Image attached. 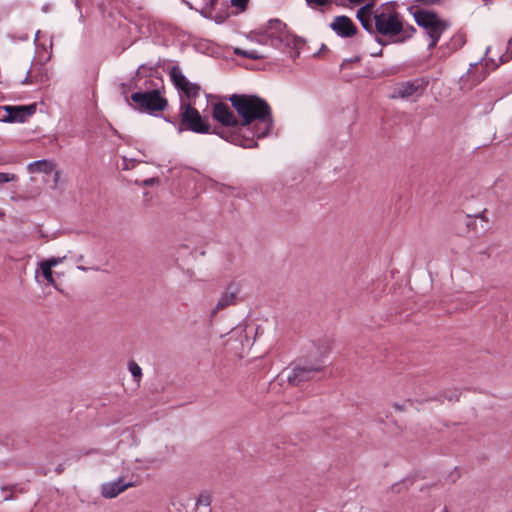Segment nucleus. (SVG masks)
Instances as JSON below:
<instances>
[{
    "mask_svg": "<svg viewBox=\"0 0 512 512\" xmlns=\"http://www.w3.org/2000/svg\"><path fill=\"white\" fill-rule=\"evenodd\" d=\"M229 101L239 117L240 133L251 125H253V139L254 137L263 138L271 133L274 118L272 109L265 99L257 95L233 94L229 97Z\"/></svg>",
    "mask_w": 512,
    "mask_h": 512,
    "instance_id": "1",
    "label": "nucleus"
},
{
    "mask_svg": "<svg viewBox=\"0 0 512 512\" xmlns=\"http://www.w3.org/2000/svg\"><path fill=\"white\" fill-rule=\"evenodd\" d=\"M356 18L369 33L393 39L404 31L402 18L390 5H382L375 10L371 4L359 8Z\"/></svg>",
    "mask_w": 512,
    "mask_h": 512,
    "instance_id": "2",
    "label": "nucleus"
},
{
    "mask_svg": "<svg viewBox=\"0 0 512 512\" xmlns=\"http://www.w3.org/2000/svg\"><path fill=\"white\" fill-rule=\"evenodd\" d=\"M212 117L222 126L231 129L229 131H219L218 129H213L212 133L219 135L221 138L228 142L244 148H253L257 146V142L253 138L246 137L240 133L239 119L227 104L223 102L213 104Z\"/></svg>",
    "mask_w": 512,
    "mask_h": 512,
    "instance_id": "3",
    "label": "nucleus"
},
{
    "mask_svg": "<svg viewBox=\"0 0 512 512\" xmlns=\"http://www.w3.org/2000/svg\"><path fill=\"white\" fill-rule=\"evenodd\" d=\"M414 19L417 25L422 27L430 38L428 49H433L443 32L448 28V23L441 20L436 13L427 10L416 11Z\"/></svg>",
    "mask_w": 512,
    "mask_h": 512,
    "instance_id": "4",
    "label": "nucleus"
},
{
    "mask_svg": "<svg viewBox=\"0 0 512 512\" xmlns=\"http://www.w3.org/2000/svg\"><path fill=\"white\" fill-rule=\"evenodd\" d=\"M325 369L323 357H317L313 361H305L297 364L292 369H285L282 374L286 376L289 384L293 386L313 380Z\"/></svg>",
    "mask_w": 512,
    "mask_h": 512,
    "instance_id": "5",
    "label": "nucleus"
},
{
    "mask_svg": "<svg viewBox=\"0 0 512 512\" xmlns=\"http://www.w3.org/2000/svg\"><path fill=\"white\" fill-rule=\"evenodd\" d=\"M184 130H189L196 134L212 133L207 118L203 117L191 103L181 102L178 132L181 133Z\"/></svg>",
    "mask_w": 512,
    "mask_h": 512,
    "instance_id": "6",
    "label": "nucleus"
},
{
    "mask_svg": "<svg viewBox=\"0 0 512 512\" xmlns=\"http://www.w3.org/2000/svg\"><path fill=\"white\" fill-rule=\"evenodd\" d=\"M131 100L135 110L149 114L164 111L168 106V100L158 89L135 92L131 95Z\"/></svg>",
    "mask_w": 512,
    "mask_h": 512,
    "instance_id": "7",
    "label": "nucleus"
},
{
    "mask_svg": "<svg viewBox=\"0 0 512 512\" xmlns=\"http://www.w3.org/2000/svg\"><path fill=\"white\" fill-rule=\"evenodd\" d=\"M169 75L176 89L189 100L199 97L201 87L197 83L190 82L178 66H173Z\"/></svg>",
    "mask_w": 512,
    "mask_h": 512,
    "instance_id": "8",
    "label": "nucleus"
},
{
    "mask_svg": "<svg viewBox=\"0 0 512 512\" xmlns=\"http://www.w3.org/2000/svg\"><path fill=\"white\" fill-rule=\"evenodd\" d=\"M428 85L424 78H417L410 81L401 82L396 85L391 94L393 99H409L413 96H421Z\"/></svg>",
    "mask_w": 512,
    "mask_h": 512,
    "instance_id": "9",
    "label": "nucleus"
},
{
    "mask_svg": "<svg viewBox=\"0 0 512 512\" xmlns=\"http://www.w3.org/2000/svg\"><path fill=\"white\" fill-rule=\"evenodd\" d=\"M35 111L36 104L0 107V121L23 123L32 116Z\"/></svg>",
    "mask_w": 512,
    "mask_h": 512,
    "instance_id": "10",
    "label": "nucleus"
},
{
    "mask_svg": "<svg viewBox=\"0 0 512 512\" xmlns=\"http://www.w3.org/2000/svg\"><path fill=\"white\" fill-rule=\"evenodd\" d=\"M266 34L270 44L276 48H279L283 43L288 44L289 42L287 26L279 19H272L268 22Z\"/></svg>",
    "mask_w": 512,
    "mask_h": 512,
    "instance_id": "11",
    "label": "nucleus"
},
{
    "mask_svg": "<svg viewBox=\"0 0 512 512\" xmlns=\"http://www.w3.org/2000/svg\"><path fill=\"white\" fill-rule=\"evenodd\" d=\"M329 27L341 38H351L358 32V28L355 23L346 15L334 17Z\"/></svg>",
    "mask_w": 512,
    "mask_h": 512,
    "instance_id": "12",
    "label": "nucleus"
},
{
    "mask_svg": "<svg viewBox=\"0 0 512 512\" xmlns=\"http://www.w3.org/2000/svg\"><path fill=\"white\" fill-rule=\"evenodd\" d=\"M133 483L125 482L123 477L118 478L115 481L105 482L101 485V495L106 499H112L117 497L119 494L124 492L129 487H132Z\"/></svg>",
    "mask_w": 512,
    "mask_h": 512,
    "instance_id": "13",
    "label": "nucleus"
},
{
    "mask_svg": "<svg viewBox=\"0 0 512 512\" xmlns=\"http://www.w3.org/2000/svg\"><path fill=\"white\" fill-rule=\"evenodd\" d=\"M239 288L235 284H229L225 292L220 296L217 304L211 312V316L214 317L220 310H223L229 306L235 305L237 302V295Z\"/></svg>",
    "mask_w": 512,
    "mask_h": 512,
    "instance_id": "14",
    "label": "nucleus"
},
{
    "mask_svg": "<svg viewBox=\"0 0 512 512\" xmlns=\"http://www.w3.org/2000/svg\"><path fill=\"white\" fill-rule=\"evenodd\" d=\"M54 168V163L46 159L31 162L27 166V170L30 173L43 172L45 174H50L54 171Z\"/></svg>",
    "mask_w": 512,
    "mask_h": 512,
    "instance_id": "15",
    "label": "nucleus"
},
{
    "mask_svg": "<svg viewBox=\"0 0 512 512\" xmlns=\"http://www.w3.org/2000/svg\"><path fill=\"white\" fill-rule=\"evenodd\" d=\"M196 510L203 509V512H211V496L208 493H201L196 500Z\"/></svg>",
    "mask_w": 512,
    "mask_h": 512,
    "instance_id": "16",
    "label": "nucleus"
},
{
    "mask_svg": "<svg viewBox=\"0 0 512 512\" xmlns=\"http://www.w3.org/2000/svg\"><path fill=\"white\" fill-rule=\"evenodd\" d=\"M234 53L237 56L245 57L252 60L263 59L265 56L259 53L257 50H243L241 48H235Z\"/></svg>",
    "mask_w": 512,
    "mask_h": 512,
    "instance_id": "17",
    "label": "nucleus"
},
{
    "mask_svg": "<svg viewBox=\"0 0 512 512\" xmlns=\"http://www.w3.org/2000/svg\"><path fill=\"white\" fill-rule=\"evenodd\" d=\"M39 266V269L41 270L44 278L47 280V282L50 284V285H53L55 288H57V285H56V282H55V279L53 277V271L52 269L46 267L45 265H43L42 263H39L38 264Z\"/></svg>",
    "mask_w": 512,
    "mask_h": 512,
    "instance_id": "18",
    "label": "nucleus"
},
{
    "mask_svg": "<svg viewBox=\"0 0 512 512\" xmlns=\"http://www.w3.org/2000/svg\"><path fill=\"white\" fill-rule=\"evenodd\" d=\"M128 366H129V371L132 374V376L136 379L137 382H139L142 377L141 367L134 361H130Z\"/></svg>",
    "mask_w": 512,
    "mask_h": 512,
    "instance_id": "19",
    "label": "nucleus"
},
{
    "mask_svg": "<svg viewBox=\"0 0 512 512\" xmlns=\"http://www.w3.org/2000/svg\"><path fill=\"white\" fill-rule=\"evenodd\" d=\"M138 163H139V161L134 158H128L126 156L122 157V169L123 170L133 169Z\"/></svg>",
    "mask_w": 512,
    "mask_h": 512,
    "instance_id": "20",
    "label": "nucleus"
},
{
    "mask_svg": "<svg viewBox=\"0 0 512 512\" xmlns=\"http://www.w3.org/2000/svg\"><path fill=\"white\" fill-rule=\"evenodd\" d=\"M64 257L63 258H60V257H51V258H48L46 260H43L41 261L40 263H42L43 265H45L46 267L52 269L53 267L57 266L58 264H60L62 261H63Z\"/></svg>",
    "mask_w": 512,
    "mask_h": 512,
    "instance_id": "21",
    "label": "nucleus"
},
{
    "mask_svg": "<svg viewBox=\"0 0 512 512\" xmlns=\"http://www.w3.org/2000/svg\"><path fill=\"white\" fill-rule=\"evenodd\" d=\"M16 180L17 176L15 174L0 172V185Z\"/></svg>",
    "mask_w": 512,
    "mask_h": 512,
    "instance_id": "22",
    "label": "nucleus"
},
{
    "mask_svg": "<svg viewBox=\"0 0 512 512\" xmlns=\"http://www.w3.org/2000/svg\"><path fill=\"white\" fill-rule=\"evenodd\" d=\"M307 5L311 8H316L320 6H326L330 3V0H305Z\"/></svg>",
    "mask_w": 512,
    "mask_h": 512,
    "instance_id": "23",
    "label": "nucleus"
},
{
    "mask_svg": "<svg viewBox=\"0 0 512 512\" xmlns=\"http://www.w3.org/2000/svg\"><path fill=\"white\" fill-rule=\"evenodd\" d=\"M232 6L239 7L242 11L246 9L248 0H231Z\"/></svg>",
    "mask_w": 512,
    "mask_h": 512,
    "instance_id": "24",
    "label": "nucleus"
},
{
    "mask_svg": "<svg viewBox=\"0 0 512 512\" xmlns=\"http://www.w3.org/2000/svg\"><path fill=\"white\" fill-rule=\"evenodd\" d=\"M130 88V85L128 84H125V83H122L121 84V90H122V94L124 95L126 101H128V96H127V93H128V89Z\"/></svg>",
    "mask_w": 512,
    "mask_h": 512,
    "instance_id": "25",
    "label": "nucleus"
},
{
    "mask_svg": "<svg viewBox=\"0 0 512 512\" xmlns=\"http://www.w3.org/2000/svg\"><path fill=\"white\" fill-rule=\"evenodd\" d=\"M511 54L509 53H505L501 56L500 60H501V63H505V62H508L510 59H511Z\"/></svg>",
    "mask_w": 512,
    "mask_h": 512,
    "instance_id": "26",
    "label": "nucleus"
},
{
    "mask_svg": "<svg viewBox=\"0 0 512 512\" xmlns=\"http://www.w3.org/2000/svg\"><path fill=\"white\" fill-rule=\"evenodd\" d=\"M54 184L55 186L57 185L58 181H59V178H60V171L59 170H55L54 169Z\"/></svg>",
    "mask_w": 512,
    "mask_h": 512,
    "instance_id": "27",
    "label": "nucleus"
},
{
    "mask_svg": "<svg viewBox=\"0 0 512 512\" xmlns=\"http://www.w3.org/2000/svg\"><path fill=\"white\" fill-rule=\"evenodd\" d=\"M155 179L154 178H150V179H146L144 180L141 185L142 186H151L153 183H154Z\"/></svg>",
    "mask_w": 512,
    "mask_h": 512,
    "instance_id": "28",
    "label": "nucleus"
},
{
    "mask_svg": "<svg viewBox=\"0 0 512 512\" xmlns=\"http://www.w3.org/2000/svg\"><path fill=\"white\" fill-rule=\"evenodd\" d=\"M352 61H359V58L356 57L355 59H351V60H344L341 64V68H344L347 66L348 63L352 62Z\"/></svg>",
    "mask_w": 512,
    "mask_h": 512,
    "instance_id": "29",
    "label": "nucleus"
},
{
    "mask_svg": "<svg viewBox=\"0 0 512 512\" xmlns=\"http://www.w3.org/2000/svg\"><path fill=\"white\" fill-rule=\"evenodd\" d=\"M350 4L359 5L362 4L365 0H347Z\"/></svg>",
    "mask_w": 512,
    "mask_h": 512,
    "instance_id": "30",
    "label": "nucleus"
},
{
    "mask_svg": "<svg viewBox=\"0 0 512 512\" xmlns=\"http://www.w3.org/2000/svg\"><path fill=\"white\" fill-rule=\"evenodd\" d=\"M55 470L58 474H61L64 471V467L62 464H59Z\"/></svg>",
    "mask_w": 512,
    "mask_h": 512,
    "instance_id": "31",
    "label": "nucleus"
},
{
    "mask_svg": "<svg viewBox=\"0 0 512 512\" xmlns=\"http://www.w3.org/2000/svg\"><path fill=\"white\" fill-rule=\"evenodd\" d=\"M376 41H377L380 45H386V42H384L380 37H377V38H376Z\"/></svg>",
    "mask_w": 512,
    "mask_h": 512,
    "instance_id": "32",
    "label": "nucleus"
},
{
    "mask_svg": "<svg viewBox=\"0 0 512 512\" xmlns=\"http://www.w3.org/2000/svg\"><path fill=\"white\" fill-rule=\"evenodd\" d=\"M508 50L512 52V38L508 42Z\"/></svg>",
    "mask_w": 512,
    "mask_h": 512,
    "instance_id": "33",
    "label": "nucleus"
},
{
    "mask_svg": "<svg viewBox=\"0 0 512 512\" xmlns=\"http://www.w3.org/2000/svg\"><path fill=\"white\" fill-rule=\"evenodd\" d=\"M23 83H32V80L29 79V77L27 76L24 80H23Z\"/></svg>",
    "mask_w": 512,
    "mask_h": 512,
    "instance_id": "34",
    "label": "nucleus"
},
{
    "mask_svg": "<svg viewBox=\"0 0 512 512\" xmlns=\"http://www.w3.org/2000/svg\"><path fill=\"white\" fill-rule=\"evenodd\" d=\"M10 499H12V495H10V494H7V496L4 497L5 501H8Z\"/></svg>",
    "mask_w": 512,
    "mask_h": 512,
    "instance_id": "35",
    "label": "nucleus"
},
{
    "mask_svg": "<svg viewBox=\"0 0 512 512\" xmlns=\"http://www.w3.org/2000/svg\"><path fill=\"white\" fill-rule=\"evenodd\" d=\"M381 55H382V50L376 51V54H373V56H381Z\"/></svg>",
    "mask_w": 512,
    "mask_h": 512,
    "instance_id": "36",
    "label": "nucleus"
},
{
    "mask_svg": "<svg viewBox=\"0 0 512 512\" xmlns=\"http://www.w3.org/2000/svg\"><path fill=\"white\" fill-rule=\"evenodd\" d=\"M381 55H382V50L376 51V54H373V56H381Z\"/></svg>",
    "mask_w": 512,
    "mask_h": 512,
    "instance_id": "37",
    "label": "nucleus"
},
{
    "mask_svg": "<svg viewBox=\"0 0 512 512\" xmlns=\"http://www.w3.org/2000/svg\"><path fill=\"white\" fill-rule=\"evenodd\" d=\"M40 193H41V192H40V190L38 189V190H37V191H36L32 196H33V197H36V196L40 195Z\"/></svg>",
    "mask_w": 512,
    "mask_h": 512,
    "instance_id": "38",
    "label": "nucleus"
},
{
    "mask_svg": "<svg viewBox=\"0 0 512 512\" xmlns=\"http://www.w3.org/2000/svg\"><path fill=\"white\" fill-rule=\"evenodd\" d=\"M217 3V0H210L211 6H214Z\"/></svg>",
    "mask_w": 512,
    "mask_h": 512,
    "instance_id": "39",
    "label": "nucleus"
},
{
    "mask_svg": "<svg viewBox=\"0 0 512 512\" xmlns=\"http://www.w3.org/2000/svg\"><path fill=\"white\" fill-rule=\"evenodd\" d=\"M477 302V300H471V306L475 305Z\"/></svg>",
    "mask_w": 512,
    "mask_h": 512,
    "instance_id": "40",
    "label": "nucleus"
},
{
    "mask_svg": "<svg viewBox=\"0 0 512 512\" xmlns=\"http://www.w3.org/2000/svg\"><path fill=\"white\" fill-rule=\"evenodd\" d=\"M441 512H449L447 507H444Z\"/></svg>",
    "mask_w": 512,
    "mask_h": 512,
    "instance_id": "41",
    "label": "nucleus"
},
{
    "mask_svg": "<svg viewBox=\"0 0 512 512\" xmlns=\"http://www.w3.org/2000/svg\"><path fill=\"white\" fill-rule=\"evenodd\" d=\"M410 31H411V32H415V28L411 26V27H410Z\"/></svg>",
    "mask_w": 512,
    "mask_h": 512,
    "instance_id": "42",
    "label": "nucleus"
},
{
    "mask_svg": "<svg viewBox=\"0 0 512 512\" xmlns=\"http://www.w3.org/2000/svg\"><path fill=\"white\" fill-rule=\"evenodd\" d=\"M78 268H79V269H81V270H83V271H85V270H86V268H85V267H82V266H79Z\"/></svg>",
    "mask_w": 512,
    "mask_h": 512,
    "instance_id": "43",
    "label": "nucleus"
},
{
    "mask_svg": "<svg viewBox=\"0 0 512 512\" xmlns=\"http://www.w3.org/2000/svg\"><path fill=\"white\" fill-rule=\"evenodd\" d=\"M481 219H484V216L482 214L478 215Z\"/></svg>",
    "mask_w": 512,
    "mask_h": 512,
    "instance_id": "44",
    "label": "nucleus"
}]
</instances>
